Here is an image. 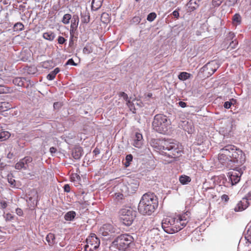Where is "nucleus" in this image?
Segmentation results:
<instances>
[{
  "mask_svg": "<svg viewBox=\"0 0 251 251\" xmlns=\"http://www.w3.org/2000/svg\"><path fill=\"white\" fill-rule=\"evenodd\" d=\"M156 17V14L154 12H152V13H150L148 15L147 19L148 21H149L150 22H152L155 19V18Z\"/></svg>",
  "mask_w": 251,
  "mask_h": 251,
  "instance_id": "nucleus-46",
  "label": "nucleus"
},
{
  "mask_svg": "<svg viewBox=\"0 0 251 251\" xmlns=\"http://www.w3.org/2000/svg\"><path fill=\"white\" fill-rule=\"evenodd\" d=\"M109 15L106 13H103L101 16V21L103 23H107L109 21Z\"/></svg>",
  "mask_w": 251,
  "mask_h": 251,
  "instance_id": "nucleus-40",
  "label": "nucleus"
},
{
  "mask_svg": "<svg viewBox=\"0 0 251 251\" xmlns=\"http://www.w3.org/2000/svg\"><path fill=\"white\" fill-rule=\"evenodd\" d=\"M162 227L166 232L169 234L177 232L182 229L176 218L172 217H168L162 221Z\"/></svg>",
  "mask_w": 251,
  "mask_h": 251,
  "instance_id": "nucleus-4",
  "label": "nucleus"
},
{
  "mask_svg": "<svg viewBox=\"0 0 251 251\" xmlns=\"http://www.w3.org/2000/svg\"><path fill=\"white\" fill-rule=\"evenodd\" d=\"M133 241V238L132 236L124 234L118 236L113 242V244L119 250L125 251Z\"/></svg>",
  "mask_w": 251,
  "mask_h": 251,
  "instance_id": "nucleus-5",
  "label": "nucleus"
},
{
  "mask_svg": "<svg viewBox=\"0 0 251 251\" xmlns=\"http://www.w3.org/2000/svg\"><path fill=\"white\" fill-rule=\"evenodd\" d=\"M4 218L6 221H11L13 220L14 216L11 213H8L4 215Z\"/></svg>",
  "mask_w": 251,
  "mask_h": 251,
  "instance_id": "nucleus-48",
  "label": "nucleus"
},
{
  "mask_svg": "<svg viewBox=\"0 0 251 251\" xmlns=\"http://www.w3.org/2000/svg\"><path fill=\"white\" fill-rule=\"evenodd\" d=\"M223 1L224 0H212V3L214 6H219Z\"/></svg>",
  "mask_w": 251,
  "mask_h": 251,
  "instance_id": "nucleus-51",
  "label": "nucleus"
},
{
  "mask_svg": "<svg viewBox=\"0 0 251 251\" xmlns=\"http://www.w3.org/2000/svg\"><path fill=\"white\" fill-rule=\"evenodd\" d=\"M248 197L243 198L234 208L235 211H241L246 209L249 205V199L251 200V191L248 193Z\"/></svg>",
  "mask_w": 251,
  "mask_h": 251,
  "instance_id": "nucleus-10",
  "label": "nucleus"
},
{
  "mask_svg": "<svg viewBox=\"0 0 251 251\" xmlns=\"http://www.w3.org/2000/svg\"><path fill=\"white\" fill-rule=\"evenodd\" d=\"M66 39L62 36H59L58 38V42L60 44H63L66 41Z\"/></svg>",
  "mask_w": 251,
  "mask_h": 251,
  "instance_id": "nucleus-56",
  "label": "nucleus"
},
{
  "mask_svg": "<svg viewBox=\"0 0 251 251\" xmlns=\"http://www.w3.org/2000/svg\"><path fill=\"white\" fill-rule=\"evenodd\" d=\"M93 152L95 153V154L96 155L98 154H99L100 153V151H99V150L97 149H95L94 151H93Z\"/></svg>",
  "mask_w": 251,
  "mask_h": 251,
  "instance_id": "nucleus-63",
  "label": "nucleus"
},
{
  "mask_svg": "<svg viewBox=\"0 0 251 251\" xmlns=\"http://www.w3.org/2000/svg\"><path fill=\"white\" fill-rule=\"evenodd\" d=\"M143 136L142 134L136 132L134 139L133 145L136 148H140L142 145Z\"/></svg>",
  "mask_w": 251,
  "mask_h": 251,
  "instance_id": "nucleus-20",
  "label": "nucleus"
},
{
  "mask_svg": "<svg viewBox=\"0 0 251 251\" xmlns=\"http://www.w3.org/2000/svg\"><path fill=\"white\" fill-rule=\"evenodd\" d=\"M60 71V70L58 68H56L53 71L51 72L48 75L47 78L48 80H53L57 74H58Z\"/></svg>",
  "mask_w": 251,
  "mask_h": 251,
  "instance_id": "nucleus-30",
  "label": "nucleus"
},
{
  "mask_svg": "<svg viewBox=\"0 0 251 251\" xmlns=\"http://www.w3.org/2000/svg\"><path fill=\"white\" fill-rule=\"evenodd\" d=\"M75 212L73 211L68 212L64 216L65 220L69 221L73 220L75 216Z\"/></svg>",
  "mask_w": 251,
  "mask_h": 251,
  "instance_id": "nucleus-31",
  "label": "nucleus"
},
{
  "mask_svg": "<svg viewBox=\"0 0 251 251\" xmlns=\"http://www.w3.org/2000/svg\"><path fill=\"white\" fill-rule=\"evenodd\" d=\"M126 196V195H125V194L123 193H117L115 194L116 199L118 201H120V200H122L124 199L125 197Z\"/></svg>",
  "mask_w": 251,
  "mask_h": 251,
  "instance_id": "nucleus-47",
  "label": "nucleus"
},
{
  "mask_svg": "<svg viewBox=\"0 0 251 251\" xmlns=\"http://www.w3.org/2000/svg\"><path fill=\"white\" fill-rule=\"evenodd\" d=\"M239 0H226V4L228 6H234L235 4H238Z\"/></svg>",
  "mask_w": 251,
  "mask_h": 251,
  "instance_id": "nucleus-41",
  "label": "nucleus"
},
{
  "mask_svg": "<svg viewBox=\"0 0 251 251\" xmlns=\"http://www.w3.org/2000/svg\"><path fill=\"white\" fill-rule=\"evenodd\" d=\"M179 126L187 132L189 134L193 133L195 131L194 125L191 121H189L188 119L181 120L179 123Z\"/></svg>",
  "mask_w": 251,
  "mask_h": 251,
  "instance_id": "nucleus-11",
  "label": "nucleus"
},
{
  "mask_svg": "<svg viewBox=\"0 0 251 251\" xmlns=\"http://www.w3.org/2000/svg\"><path fill=\"white\" fill-rule=\"evenodd\" d=\"M103 0H92L91 8L93 10H98L102 5Z\"/></svg>",
  "mask_w": 251,
  "mask_h": 251,
  "instance_id": "nucleus-25",
  "label": "nucleus"
},
{
  "mask_svg": "<svg viewBox=\"0 0 251 251\" xmlns=\"http://www.w3.org/2000/svg\"><path fill=\"white\" fill-rule=\"evenodd\" d=\"M242 174L241 172L235 170L228 173L232 185L236 184L240 181Z\"/></svg>",
  "mask_w": 251,
  "mask_h": 251,
  "instance_id": "nucleus-14",
  "label": "nucleus"
},
{
  "mask_svg": "<svg viewBox=\"0 0 251 251\" xmlns=\"http://www.w3.org/2000/svg\"><path fill=\"white\" fill-rule=\"evenodd\" d=\"M134 213V211L130 207L122 208L120 211L121 221L126 226L131 225L135 217Z\"/></svg>",
  "mask_w": 251,
  "mask_h": 251,
  "instance_id": "nucleus-7",
  "label": "nucleus"
},
{
  "mask_svg": "<svg viewBox=\"0 0 251 251\" xmlns=\"http://www.w3.org/2000/svg\"><path fill=\"white\" fill-rule=\"evenodd\" d=\"M79 22L78 16H74L71 21V25L70 27V33L73 34L74 31L76 29Z\"/></svg>",
  "mask_w": 251,
  "mask_h": 251,
  "instance_id": "nucleus-22",
  "label": "nucleus"
},
{
  "mask_svg": "<svg viewBox=\"0 0 251 251\" xmlns=\"http://www.w3.org/2000/svg\"><path fill=\"white\" fill-rule=\"evenodd\" d=\"M241 17L239 14H235L232 18V20L234 24H239L241 22Z\"/></svg>",
  "mask_w": 251,
  "mask_h": 251,
  "instance_id": "nucleus-36",
  "label": "nucleus"
},
{
  "mask_svg": "<svg viewBox=\"0 0 251 251\" xmlns=\"http://www.w3.org/2000/svg\"><path fill=\"white\" fill-rule=\"evenodd\" d=\"M120 96L121 97H122L124 99V100L126 101V104L128 106V107L130 109L129 110H132V108L133 109V110H136V108L134 106H133V105H134V103H133V102L131 101V97H130L129 98L127 95L126 93H125V92L121 93Z\"/></svg>",
  "mask_w": 251,
  "mask_h": 251,
  "instance_id": "nucleus-21",
  "label": "nucleus"
},
{
  "mask_svg": "<svg viewBox=\"0 0 251 251\" xmlns=\"http://www.w3.org/2000/svg\"><path fill=\"white\" fill-rule=\"evenodd\" d=\"M25 80V78L22 77H16L13 80V83L15 85H17L19 86H22L24 85V81Z\"/></svg>",
  "mask_w": 251,
  "mask_h": 251,
  "instance_id": "nucleus-35",
  "label": "nucleus"
},
{
  "mask_svg": "<svg viewBox=\"0 0 251 251\" xmlns=\"http://www.w3.org/2000/svg\"><path fill=\"white\" fill-rule=\"evenodd\" d=\"M221 200L222 201L226 202L229 201V198L228 195L224 194L221 196Z\"/></svg>",
  "mask_w": 251,
  "mask_h": 251,
  "instance_id": "nucleus-55",
  "label": "nucleus"
},
{
  "mask_svg": "<svg viewBox=\"0 0 251 251\" xmlns=\"http://www.w3.org/2000/svg\"><path fill=\"white\" fill-rule=\"evenodd\" d=\"M170 125V122L168 120L166 116L159 114L154 116L152 126L157 132L164 134L167 133Z\"/></svg>",
  "mask_w": 251,
  "mask_h": 251,
  "instance_id": "nucleus-3",
  "label": "nucleus"
},
{
  "mask_svg": "<svg viewBox=\"0 0 251 251\" xmlns=\"http://www.w3.org/2000/svg\"><path fill=\"white\" fill-rule=\"evenodd\" d=\"M200 0H190L187 4V6L190 11H192L195 10L200 4Z\"/></svg>",
  "mask_w": 251,
  "mask_h": 251,
  "instance_id": "nucleus-23",
  "label": "nucleus"
},
{
  "mask_svg": "<svg viewBox=\"0 0 251 251\" xmlns=\"http://www.w3.org/2000/svg\"><path fill=\"white\" fill-rule=\"evenodd\" d=\"M234 150H236V147L232 145H228L221 149L222 151L224 153L223 154L230 158L232 157L231 156Z\"/></svg>",
  "mask_w": 251,
  "mask_h": 251,
  "instance_id": "nucleus-18",
  "label": "nucleus"
},
{
  "mask_svg": "<svg viewBox=\"0 0 251 251\" xmlns=\"http://www.w3.org/2000/svg\"><path fill=\"white\" fill-rule=\"evenodd\" d=\"M63 105L62 102H54L53 104V108L55 109H59L61 108Z\"/></svg>",
  "mask_w": 251,
  "mask_h": 251,
  "instance_id": "nucleus-50",
  "label": "nucleus"
},
{
  "mask_svg": "<svg viewBox=\"0 0 251 251\" xmlns=\"http://www.w3.org/2000/svg\"><path fill=\"white\" fill-rule=\"evenodd\" d=\"M10 136V134L7 131L0 130V138L1 141H3L7 139Z\"/></svg>",
  "mask_w": 251,
  "mask_h": 251,
  "instance_id": "nucleus-32",
  "label": "nucleus"
},
{
  "mask_svg": "<svg viewBox=\"0 0 251 251\" xmlns=\"http://www.w3.org/2000/svg\"><path fill=\"white\" fill-rule=\"evenodd\" d=\"M7 202L5 201H0V207L2 209H5L7 206Z\"/></svg>",
  "mask_w": 251,
  "mask_h": 251,
  "instance_id": "nucleus-53",
  "label": "nucleus"
},
{
  "mask_svg": "<svg viewBox=\"0 0 251 251\" xmlns=\"http://www.w3.org/2000/svg\"><path fill=\"white\" fill-rule=\"evenodd\" d=\"M238 45V41L236 40V39H234V40L231 41L230 42L229 46L227 47H230L232 49H235L237 48Z\"/></svg>",
  "mask_w": 251,
  "mask_h": 251,
  "instance_id": "nucleus-42",
  "label": "nucleus"
},
{
  "mask_svg": "<svg viewBox=\"0 0 251 251\" xmlns=\"http://www.w3.org/2000/svg\"><path fill=\"white\" fill-rule=\"evenodd\" d=\"M233 102H235V100H234L233 99H232L229 101H226L224 104V107L226 109H228L230 108H232V107L231 106H232V105L234 106Z\"/></svg>",
  "mask_w": 251,
  "mask_h": 251,
  "instance_id": "nucleus-37",
  "label": "nucleus"
},
{
  "mask_svg": "<svg viewBox=\"0 0 251 251\" xmlns=\"http://www.w3.org/2000/svg\"><path fill=\"white\" fill-rule=\"evenodd\" d=\"M159 231L157 228H153L150 231L151 236H154L153 238L156 242L159 241L160 239Z\"/></svg>",
  "mask_w": 251,
  "mask_h": 251,
  "instance_id": "nucleus-26",
  "label": "nucleus"
},
{
  "mask_svg": "<svg viewBox=\"0 0 251 251\" xmlns=\"http://www.w3.org/2000/svg\"><path fill=\"white\" fill-rule=\"evenodd\" d=\"M10 88L3 85H0V94L7 93L9 92Z\"/></svg>",
  "mask_w": 251,
  "mask_h": 251,
  "instance_id": "nucleus-45",
  "label": "nucleus"
},
{
  "mask_svg": "<svg viewBox=\"0 0 251 251\" xmlns=\"http://www.w3.org/2000/svg\"><path fill=\"white\" fill-rule=\"evenodd\" d=\"M173 15L176 18H178L179 17V13L177 11L175 10L173 12Z\"/></svg>",
  "mask_w": 251,
  "mask_h": 251,
  "instance_id": "nucleus-60",
  "label": "nucleus"
},
{
  "mask_svg": "<svg viewBox=\"0 0 251 251\" xmlns=\"http://www.w3.org/2000/svg\"><path fill=\"white\" fill-rule=\"evenodd\" d=\"M24 28V25L21 23H17L14 25L15 31H22Z\"/></svg>",
  "mask_w": 251,
  "mask_h": 251,
  "instance_id": "nucleus-39",
  "label": "nucleus"
},
{
  "mask_svg": "<svg viewBox=\"0 0 251 251\" xmlns=\"http://www.w3.org/2000/svg\"><path fill=\"white\" fill-rule=\"evenodd\" d=\"M158 200L153 193L143 195L138 205V211L143 215H151L157 208Z\"/></svg>",
  "mask_w": 251,
  "mask_h": 251,
  "instance_id": "nucleus-2",
  "label": "nucleus"
},
{
  "mask_svg": "<svg viewBox=\"0 0 251 251\" xmlns=\"http://www.w3.org/2000/svg\"><path fill=\"white\" fill-rule=\"evenodd\" d=\"M81 22L83 24H88L90 21V15L88 11H84L81 13Z\"/></svg>",
  "mask_w": 251,
  "mask_h": 251,
  "instance_id": "nucleus-24",
  "label": "nucleus"
},
{
  "mask_svg": "<svg viewBox=\"0 0 251 251\" xmlns=\"http://www.w3.org/2000/svg\"><path fill=\"white\" fill-rule=\"evenodd\" d=\"M245 238L249 243H251V228L245 234Z\"/></svg>",
  "mask_w": 251,
  "mask_h": 251,
  "instance_id": "nucleus-44",
  "label": "nucleus"
},
{
  "mask_svg": "<svg viewBox=\"0 0 251 251\" xmlns=\"http://www.w3.org/2000/svg\"><path fill=\"white\" fill-rule=\"evenodd\" d=\"M55 34L51 31L47 32L44 33L43 34V37L45 39L50 41H53L54 40V39L55 38Z\"/></svg>",
  "mask_w": 251,
  "mask_h": 251,
  "instance_id": "nucleus-27",
  "label": "nucleus"
},
{
  "mask_svg": "<svg viewBox=\"0 0 251 251\" xmlns=\"http://www.w3.org/2000/svg\"><path fill=\"white\" fill-rule=\"evenodd\" d=\"M223 153V152L221 150L219 154L218 159L219 162L225 165H226L227 167H232V165H231V158L228 157L226 155H224Z\"/></svg>",
  "mask_w": 251,
  "mask_h": 251,
  "instance_id": "nucleus-16",
  "label": "nucleus"
},
{
  "mask_svg": "<svg viewBox=\"0 0 251 251\" xmlns=\"http://www.w3.org/2000/svg\"><path fill=\"white\" fill-rule=\"evenodd\" d=\"M151 144L154 148L160 151L165 156L173 160L179 157L183 151L182 146L177 143L153 139Z\"/></svg>",
  "mask_w": 251,
  "mask_h": 251,
  "instance_id": "nucleus-1",
  "label": "nucleus"
},
{
  "mask_svg": "<svg viewBox=\"0 0 251 251\" xmlns=\"http://www.w3.org/2000/svg\"><path fill=\"white\" fill-rule=\"evenodd\" d=\"M86 244L85 245V251H94L99 248L100 240L95 234L91 233L86 239Z\"/></svg>",
  "mask_w": 251,
  "mask_h": 251,
  "instance_id": "nucleus-8",
  "label": "nucleus"
},
{
  "mask_svg": "<svg viewBox=\"0 0 251 251\" xmlns=\"http://www.w3.org/2000/svg\"><path fill=\"white\" fill-rule=\"evenodd\" d=\"M191 213L189 211H187L181 215H177L176 218V220L180 223L182 229L186 226L188 222H189L190 218Z\"/></svg>",
  "mask_w": 251,
  "mask_h": 251,
  "instance_id": "nucleus-13",
  "label": "nucleus"
},
{
  "mask_svg": "<svg viewBox=\"0 0 251 251\" xmlns=\"http://www.w3.org/2000/svg\"><path fill=\"white\" fill-rule=\"evenodd\" d=\"M191 75L187 72H181L178 76L179 79L181 80H185L190 78Z\"/></svg>",
  "mask_w": 251,
  "mask_h": 251,
  "instance_id": "nucleus-33",
  "label": "nucleus"
},
{
  "mask_svg": "<svg viewBox=\"0 0 251 251\" xmlns=\"http://www.w3.org/2000/svg\"><path fill=\"white\" fill-rule=\"evenodd\" d=\"M57 150L55 148L52 147L50 149V151L51 153H55L56 151Z\"/></svg>",
  "mask_w": 251,
  "mask_h": 251,
  "instance_id": "nucleus-61",
  "label": "nucleus"
},
{
  "mask_svg": "<svg viewBox=\"0 0 251 251\" xmlns=\"http://www.w3.org/2000/svg\"><path fill=\"white\" fill-rule=\"evenodd\" d=\"M55 235L52 233H49L46 236V240L50 246L55 243Z\"/></svg>",
  "mask_w": 251,
  "mask_h": 251,
  "instance_id": "nucleus-28",
  "label": "nucleus"
},
{
  "mask_svg": "<svg viewBox=\"0 0 251 251\" xmlns=\"http://www.w3.org/2000/svg\"><path fill=\"white\" fill-rule=\"evenodd\" d=\"M63 188H64V190L65 192H66L68 193L70 192L71 188H70V186L69 184H65Z\"/></svg>",
  "mask_w": 251,
  "mask_h": 251,
  "instance_id": "nucleus-57",
  "label": "nucleus"
},
{
  "mask_svg": "<svg viewBox=\"0 0 251 251\" xmlns=\"http://www.w3.org/2000/svg\"><path fill=\"white\" fill-rule=\"evenodd\" d=\"M179 180L182 184L185 185L190 182L191 180V179L189 176H187L182 175L180 176Z\"/></svg>",
  "mask_w": 251,
  "mask_h": 251,
  "instance_id": "nucleus-29",
  "label": "nucleus"
},
{
  "mask_svg": "<svg viewBox=\"0 0 251 251\" xmlns=\"http://www.w3.org/2000/svg\"><path fill=\"white\" fill-rule=\"evenodd\" d=\"M133 156L131 154H128L126 157V162L125 165L127 167L129 165L130 162L132 160Z\"/></svg>",
  "mask_w": 251,
  "mask_h": 251,
  "instance_id": "nucleus-43",
  "label": "nucleus"
},
{
  "mask_svg": "<svg viewBox=\"0 0 251 251\" xmlns=\"http://www.w3.org/2000/svg\"><path fill=\"white\" fill-rule=\"evenodd\" d=\"M235 37V34L233 32H229L228 34V35H227L226 37V41H230L231 40H233V38H234Z\"/></svg>",
  "mask_w": 251,
  "mask_h": 251,
  "instance_id": "nucleus-49",
  "label": "nucleus"
},
{
  "mask_svg": "<svg viewBox=\"0 0 251 251\" xmlns=\"http://www.w3.org/2000/svg\"><path fill=\"white\" fill-rule=\"evenodd\" d=\"M231 165L233 163H236L237 166L243 164L246 161V155L243 151L236 147V150L233 151L231 156Z\"/></svg>",
  "mask_w": 251,
  "mask_h": 251,
  "instance_id": "nucleus-9",
  "label": "nucleus"
},
{
  "mask_svg": "<svg viewBox=\"0 0 251 251\" xmlns=\"http://www.w3.org/2000/svg\"><path fill=\"white\" fill-rule=\"evenodd\" d=\"M32 161V158L31 156H25L15 165V168L17 170H21L22 169L26 170L28 168V164Z\"/></svg>",
  "mask_w": 251,
  "mask_h": 251,
  "instance_id": "nucleus-12",
  "label": "nucleus"
},
{
  "mask_svg": "<svg viewBox=\"0 0 251 251\" xmlns=\"http://www.w3.org/2000/svg\"><path fill=\"white\" fill-rule=\"evenodd\" d=\"M151 96H152V94L151 93H149L147 95V97H149V98H151Z\"/></svg>",
  "mask_w": 251,
  "mask_h": 251,
  "instance_id": "nucleus-64",
  "label": "nucleus"
},
{
  "mask_svg": "<svg viewBox=\"0 0 251 251\" xmlns=\"http://www.w3.org/2000/svg\"><path fill=\"white\" fill-rule=\"evenodd\" d=\"M83 149L81 147H76L72 151V155L73 158L76 160L79 159L82 155Z\"/></svg>",
  "mask_w": 251,
  "mask_h": 251,
  "instance_id": "nucleus-19",
  "label": "nucleus"
},
{
  "mask_svg": "<svg viewBox=\"0 0 251 251\" xmlns=\"http://www.w3.org/2000/svg\"><path fill=\"white\" fill-rule=\"evenodd\" d=\"M114 228L110 224H105L100 229V233L103 236H106L114 232Z\"/></svg>",
  "mask_w": 251,
  "mask_h": 251,
  "instance_id": "nucleus-15",
  "label": "nucleus"
},
{
  "mask_svg": "<svg viewBox=\"0 0 251 251\" xmlns=\"http://www.w3.org/2000/svg\"><path fill=\"white\" fill-rule=\"evenodd\" d=\"M16 214L19 215V216H22L23 214V210H22V209L21 208H17L16 209Z\"/></svg>",
  "mask_w": 251,
  "mask_h": 251,
  "instance_id": "nucleus-58",
  "label": "nucleus"
},
{
  "mask_svg": "<svg viewBox=\"0 0 251 251\" xmlns=\"http://www.w3.org/2000/svg\"><path fill=\"white\" fill-rule=\"evenodd\" d=\"M219 66L217 64V62L215 61H212L211 62L207 63L203 67V70L205 71L206 70H209L208 73L211 75L214 73H215L217 69L218 68Z\"/></svg>",
  "mask_w": 251,
  "mask_h": 251,
  "instance_id": "nucleus-17",
  "label": "nucleus"
},
{
  "mask_svg": "<svg viewBox=\"0 0 251 251\" xmlns=\"http://www.w3.org/2000/svg\"><path fill=\"white\" fill-rule=\"evenodd\" d=\"M8 181L11 185L15 186V180L11 176H8Z\"/></svg>",
  "mask_w": 251,
  "mask_h": 251,
  "instance_id": "nucleus-52",
  "label": "nucleus"
},
{
  "mask_svg": "<svg viewBox=\"0 0 251 251\" xmlns=\"http://www.w3.org/2000/svg\"><path fill=\"white\" fill-rule=\"evenodd\" d=\"M213 192H211V193H212ZM216 195H214L213 194H210V195H208L207 197L209 198V199H214L215 197H216Z\"/></svg>",
  "mask_w": 251,
  "mask_h": 251,
  "instance_id": "nucleus-62",
  "label": "nucleus"
},
{
  "mask_svg": "<svg viewBox=\"0 0 251 251\" xmlns=\"http://www.w3.org/2000/svg\"><path fill=\"white\" fill-rule=\"evenodd\" d=\"M178 104L182 108L185 107L186 105V103L183 101H179Z\"/></svg>",
  "mask_w": 251,
  "mask_h": 251,
  "instance_id": "nucleus-59",
  "label": "nucleus"
},
{
  "mask_svg": "<svg viewBox=\"0 0 251 251\" xmlns=\"http://www.w3.org/2000/svg\"><path fill=\"white\" fill-rule=\"evenodd\" d=\"M71 17V15L70 14H65L62 20V23L64 24H68L70 23Z\"/></svg>",
  "mask_w": 251,
  "mask_h": 251,
  "instance_id": "nucleus-38",
  "label": "nucleus"
},
{
  "mask_svg": "<svg viewBox=\"0 0 251 251\" xmlns=\"http://www.w3.org/2000/svg\"><path fill=\"white\" fill-rule=\"evenodd\" d=\"M139 185V183L137 180L127 177L124 181L121 190L125 195H130L135 193Z\"/></svg>",
  "mask_w": 251,
  "mask_h": 251,
  "instance_id": "nucleus-6",
  "label": "nucleus"
},
{
  "mask_svg": "<svg viewBox=\"0 0 251 251\" xmlns=\"http://www.w3.org/2000/svg\"><path fill=\"white\" fill-rule=\"evenodd\" d=\"M71 65L73 66H76V64L75 63L74 60L72 58L69 59L65 64V65Z\"/></svg>",
  "mask_w": 251,
  "mask_h": 251,
  "instance_id": "nucleus-54",
  "label": "nucleus"
},
{
  "mask_svg": "<svg viewBox=\"0 0 251 251\" xmlns=\"http://www.w3.org/2000/svg\"><path fill=\"white\" fill-rule=\"evenodd\" d=\"M13 107L11 106V104L7 102H0V110H11Z\"/></svg>",
  "mask_w": 251,
  "mask_h": 251,
  "instance_id": "nucleus-34",
  "label": "nucleus"
}]
</instances>
